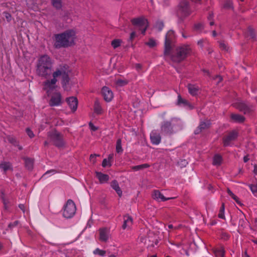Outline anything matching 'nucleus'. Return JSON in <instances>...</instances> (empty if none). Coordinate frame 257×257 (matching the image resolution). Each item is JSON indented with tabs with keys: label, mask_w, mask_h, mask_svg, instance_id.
Masks as SVG:
<instances>
[{
	"label": "nucleus",
	"mask_w": 257,
	"mask_h": 257,
	"mask_svg": "<svg viewBox=\"0 0 257 257\" xmlns=\"http://www.w3.org/2000/svg\"><path fill=\"white\" fill-rule=\"evenodd\" d=\"M54 46L56 49L68 48L75 45L76 39L75 31L69 29L64 32L55 34Z\"/></svg>",
	"instance_id": "1"
},
{
	"label": "nucleus",
	"mask_w": 257,
	"mask_h": 257,
	"mask_svg": "<svg viewBox=\"0 0 257 257\" xmlns=\"http://www.w3.org/2000/svg\"><path fill=\"white\" fill-rule=\"evenodd\" d=\"M53 62L47 55L41 56L37 61L36 73L40 77L47 78L52 74Z\"/></svg>",
	"instance_id": "2"
},
{
	"label": "nucleus",
	"mask_w": 257,
	"mask_h": 257,
	"mask_svg": "<svg viewBox=\"0 0 257 257\" xmlns=\"http://www.w3.org/2000/svg\"><path fill=\"white\" fill-rule=\"evenodd\" d=\"M191 52V49L189 46L184 45L176 47L174 50L172 49L170 52V55L167 57H170L173 62L180 63L185 60Z\"/></svg>",
	"instance_id": "3"
},
{
	"label": "nucleus",
	"mask_w": 257,
	"mask_h": 257,
	"mask_svg": "<svg viewBox=\"0 0 257 257\" xmlns=\"http://www.w3.org/2000/svg\"><path fill=\"white\" fill-rule=\"evenodd\" d=\"M189 2L186 0L181 1L178 6L176 15L178 18V23H182L184 19L191 14Z\"/></svg>",
	"instance_id": "4"
},
{
	"label": "nucleus",
	"mask_w": 257,
	"mask_h": 257,
	"mask_svg": "<svg viewBox=\"0 0 257 257\" xmlns=\"http://www.w3.org/2000/svg\"><path fill=\"white\" fill-rule=\"evenodd\" d=\"M174 38V34L172 31H169L166 35L164 51V55L165 57L170 55V52L173 49Z\"/></svg>",
	"instance_id": "5"
},
{
	"label": "nucleus",
	"mask_w": 257,
	"mask_h": 257,
	"mask_svg": "<svg viewBox=\"0 0 257 257\" xmlns=\"http://www.w3.org/2000/svg\"><path fill=\"white\" fill-rule=\"evenodd\" d=\"M76 210V208L75 203L72 200L69 199L64 206L63 216L66 218H70L75 214Z\"/></svg>",
	"instance_id": "6"
},
{
	"label": "nucleus",
	"mask_w": 257,
	"mask_h": 257,
	"mask_svg": "<svg viewBox=\"0 0 257 257\" xmlns=\"http://www.w3.org/2000/svg\"><path fill=\"white\" fill-rule=\"evenodd\" d=\"M48 136L53 142L54 145L56 147L61 148L64 146L63 135L56 130H55L52 133H49Z\"/></svg>",
	"instance_id": "7"
},
{
	"label": "nucleus",
	"mask_w": 257,
	"mask_h": 257,
	"mask_svg": "<svg viewBox=\"0 0 257 257\" xmlns=\"http://www.w3.org/2000/svg\"><path fill=\"white\" fill-rule=\"evenodd\" d=\"M132 24L141 31L142 34L144 35L148 26V21L146 19L142 18L133 19L131 20Z\"/></svg>",
	"instance_id": "8"
},
{
	"label": "nucleus",
	"mask_w": 257,
	"mask_h": 257,
	"mask_svg": "<svg viewBox=\"0 0 257 257\" xmlns=\"http://www.w3.org/2000/svg\"><path fill=\"white\" fill-rule=\"evenodd\" d=\"M160 132L163 135H171L173 132V126L171 121H164L161 125Z\"/></svg>",
	"instance_id": "9"
},
{
	"label": "nucleus",
	"mask_w": 257,
	"mask_h": 257,
	"mask_svg": "<svg viewBox=\"0 0 257 257\" xmlns=\"http://www.w3.org/2000/svg\"><path fill=\"white\" fill-rule=\"evenodd\" d=\"M57 81V79H51V80H47L43 82V89L46 91L48 95L56 88V83Z\"/></svg>",
	"instance_id": "10"
},
{
	"label": "nucleus",
	"mask_w": 257,
	"mask_h": 257,
	"mask_svg": "<svg viewBox=\"0 0 257 257\" xmlns=\"http://www.w3.org/2000/svg\"><path fill=\"white\" fill-rule=\"evenodd\" d=\"M62 96L60 92L54 93L49 101V105L51 106H59L62 104Z\"/></svg>",
	"instance_id": "11"
},
{
	"label": "nucleus",
	"mask_w": 257,
	"mask_h": 257,
	"mask_svg": "<svg viewBox=\"0 0 257 257\" xmlns=\"http://www.w3.org/2000/svg\"><path fill=\"white\" fill-rule=\"evenodd\" d=\"M238 136V133L233 131L230 132L228 135L224 136L223 138V142L224 146H229L231 141L235 140Z\"/></svg>",
	"instance_id": "12"
},
{
	"label": "nucleus",
	"mask_w": 257,
	"mask_h": 257,
	"mask_svg": "<svg viewBox=\"0 0 257 257\" xmlns=\"http://www.w3.org/2000/svg\"><path fill=\"white\" fill-rule=\"evenodd\" d=\"M102 94L103 96L104 99L107 101H110L113 96V93L111 89L106 86H104L102 87L101 90Z\"/></svg>",
	"instance_id": "13"
},
{
	"label": "nucleus",
	"mask_w": 257,
	"mask_h": 257,
	"mask_svg": "<svg viewBox=\"0 0 257 257\" xmlns=\"http://www.w3.org/2000/svg\"><path fill=\"white\" fill-rule=\"evenodd\" d=\"M235 107L239 111L243 112L245 114L249 113L251 111L250 106L243 102L236 103Z\"/></svg>",
	"instance_id": "14"
},
{
	"label": "nucleus",
	"mask_w": 257,
	"mask_h": 257,
	"mask_svg": "<svg viewBox=\"0 0 257 257\" xmlns=\"http://www.w3.org/2000/svg\"><path fill=\"white\" fill-rule=\"evenodd\" d=\"M68 66L67 65H60L59 68H57L55 71L52 74L53 78L57 79V78L59 76H62L65 72L67 70Z\"/></svg>",
	"instance_id": "15"
},
{
	"label": "nucleus",
	"mask_w": 257,
	"mask_h": 257,
	"mask_svg": "<svg viewBox=\"0 0 257 257\" xmlns=\"http://www.w3.org/2000/svg\"><path fill=\"white\" fill-rule=\"evenodd\" d=\"M66 102L73 111L76 110L78 106V100L76 97L71 96L66 98Z\"/></svg>",
	"instance_id": "16"
},
{
	"label": "nucleus",
	"mask_w": 257,
	"mask_h": 257,
	"mask_svg": "<svg viewBox=\"0 0 257 257\" xmlns=\"http://www.w3.org/2000/svg\"><path fill=\"white\" fill-rule=\"evenodd\" d=\"M99 233V239L102 242H106L108 239V229L106 228H100L98 230Z\"/></svg>",
	"instance_id": "17"
},
{
	"label": "nucleus",
	"mask_w": 257,
	"mask_h": 257,
	"mask_svg": "<svg viewBox=\"0 0 257 257\" xmlns=\"http://www.w3.org/2000/svg\"><path fill=\"white\" fill-rule=\"evenodd\" d=\"M210 126V122L209 120H206V121H201L198 128L195 131L194 133L196 135L199 134L202 131L208 128Z\"/></svg>",
	"instance_id": "18"
},
{
	"label": "nucleus",
	"mask_w": 257,
	"mask_h": 257,
	"mask_svg": "<svg viewBox=\"0 0 257 257\" xmlns=\"http://www.w3.org/2000/svg\"><path fill=\"white\" fill-rule=\"evenodd\" d=\"M150 139L153 144L158 145L161 142V137L159 133L154 131L151 133Z\"/></svg>",
	"instance_id": "19"
},
{
	"label": "nucleus",
	"mask_w": 257,
	"mask_h": 257,
	"mask_svg": "<svg viewBox=\"0 0 257 257\" xmlns=\"http://www.w3.org/2000/svg\"><path fill=\"white\" fill-rule=\"evenodd\" d=\"M153 198L157 200H161L162 201H165L168 200L172 198H166L159 190H154L152 194Z\"/></svg>",
	"instance_id": "20"
},
{
	"label": "nucleus",
	"mask_w": 257,
	"mask_h": 257,
	"mask_svg": "<svg viewBox=\"0 0 257 257\" xmlns=\"http://www.w3.org/2000/svg\"><path fill=\"white\" fill-rule=\"evenodd\" d=\"M96 177L98 179L100 183L106 182L109 180V176L99 172H95Z\"/></svg>",
	"instance_id": "21"
},
{
	"label": "nucleus",
	"mask_w": 257,
	"mask_h": 257,
	"mask_svg": "<svg viewBox=\"0 0 257 257\" xmlns=\"http://www.w3.org/2000/svg\"><path fill=\"white\" fill-rule=\"evenodd\" d=\"M177 104L179 105H183L184 106H188L190 109L193 108V106L188 102V100L182 98L180 95L178 96Z\"/></svg>",
	"instance_id": "22"
},
{
	"label": "nucleus",
	"mask_w": 257,
	"mask_h": 257,
	"mask_svg": "<svg viewBox=\"0 0 257 257\" xmlns=\"http://www.w3.org/2000/svg\"><path fill=\"white\" fill-rule=\"evenodd\" d=\"M110 186L116 191L118 195L121 197L122 192L119 186L118 182L115 180H113L111 182Z\"/></svg>",
	"instance_id": "23"
},
{
	"label": "nucleus",
	"mask_w": 257,
	"mask_h": 257,
	"mask_svg": "<svg viewBox=\"0 0 257 257\" xmlns=\"http://www.w3.org/2000/svg\"><path fill=\"white\" fill-rule=\"evenodd\" d=\"M188 91L190 94L193 96H196L198 94L199 87L192 84H188L187 86Z\"/></svg>",
	"instance_id": "24"
},
{
	"label": "nucleus",
	"mask_w": 257,
	"mask_h": 257,
	"mask_svg": "<svg viewBox=\"0 0 257 257\" xmlns=\"http://www.w3.org/2000/svg\"><path fill=\"white\" fill-rule=\"evenodd\" d=\"M26 168L29 170H32L34 165V160L30 158H24Z\"/></svg>",
	"instance_id": "25"
},
{
	"label": "nucleus",
	"mask_w": 257,
	"mask_h": 257,
	"mask_svg": "<svg viewBox=\"0 0 257 257\" xmlns=\"http://www.w3.org/2000/svg\"><path fill=\"white\" fill-rule=\"evenodd\" d=\"M246 37H250L254 41L255 40V33L254 30L251 27H248L247 31L245 33Z\"/></svg>",
	"instance_id": "26"
},
{
	"label": "nucleus",
	"mask_w": 257,
	"mask_h": 257,
	"mask_svg": "<svg viewBox=\"0 0 257 257\" xmlns=\"http://www.w3.org/2000/svg\"><path fill=\"white\" fill-rule=\"evenodd\" d=\"M70 80L69 76L67 71H66L62 76V87L64 88L68 84Z\"/></svg>",
	"instance_id": "27"
},
{
	"label": "nucleus",
	"mask_w": 257,
	"mask_h": 257,
	"mask_svg": "<svg viewBox=\"0 0 257 257\" xmlns=\"http://www.w3.org/2000/svg\"><path fill=\"white\" fill-rule=\"evenodd\" d=\"M222 162V158L221 155L216 154L213 157V165L215 166H220Z\"/></svg>",
	"instance_id": "28"
},
{
	"label": "nucleus",
	"mask_w": 257,
	"mask_h": 257,
	"mask_svg": "<svg viewBox=\"0 0 257 257\" xmlns=\"http://www.w3.org/2000/svg\"><path fill=\"white\" fill-rule=\"evenodd\" d=\"M231 118L236 122H242L245 120V117L240 114H231Z\"/></svg>",
	"instance_id": "29"
},
{
	"label": "nucleus",
	"mask_w": 257,
	"mask_h": 257,
	"mask_svg": "<svg viewBox=\"0 0 257 257\" xmlns=\"http://www.w3.org/2000/svg\"><path fill=\"white\" fill-rule=\"evenodd\" d=\"M94 110V112L97 114H100L102 113V108L98 99H96L95 101Z\"/></svg>",
	"instance_id": "30"
},
{
	"label": "nucleus",
	"mask_w": 257,
	"mask_h": 257,
	"mask_svg": "<svg viewBox=\"0 0 257 257\" xmlns=\"http://www.w3.org/2000/svg\"><path fill=\"white\" fill-rule=\"evenodd\" d=\"M125 217H126V219H124L123 223L122 225V228L123 229H125L126 228V227L128 226L130 224H132L133 222V219L131 216H124V218Z\"/></svg>",
	"instance_id": "31"
},
{
	"label": "nucleus",
	"mask_w": 257,
	"mask_h": 257,
	"mask_svg": "<svg viewBox=\"0 0 257 257\" xmlns=\"http://www.w3.org/2000/svg\"><path fill=\"white\" fill-rule=\"evenodd\" d=\"M214 252L217 257H224L225 251L222 247L214 249Z\"/></svg>",
	"instance_id": "32"
},
{
	"label": "nucleus",
	"mask_w": 257,
	"mask_h": 257,
	"mask_svg": "<svg viewBox=\"0 0 257 257\" xmlns=\"http://www.w3.org/2000/svg\"><path fill=\"white\" fill-rule=\"evenodd\" d=\"M11 168V164L9 162H2L0 164V169H2L6 173Z\"/></svg>",
	"instance_id": "33"
},
{
	"label": "nucleus",
	"mask_w": 257,
	"mask_h": 257,
	"mask_svg": "<svg viewBox=\"0 0 257 257\" xmlns=\"http://www.w3.org/2000/svg\"><path fill=\"white\" fill-rule=\"evenodd\" d=\"M52 4L57 10H60L62 8V3L61 0H52Z\"/></svg>",
	"instance_id": "34"
},
{
	"label": "nucleus",
	"mask_w": 257,
	"mask_h": 257,
	"mask_svg": "<svg viewBox=\"0 0 257 257\" xmlns=\"http://www.w3.org/2000/svg\"><path fill=\"white\" fill-rule=\"evenodd\" d=\"M123 151V149L121 147V140L120 139H118L116 141V152L117 153H122Z\"/></svg>",
	"instance_id": "35"
},
{
	"label": "nucleus",
	"mask_w": 257,
	"mask_h": 257,
	"mask_svg": "<svg viewBox=\"0 0 257 257\" xmlns=\"http://www.w3.org/2000/svg\"><path fill=\"white\" fill-rule=\"evenodd\" d=\"M150 167V165L148 164H144L140 165H137L135 166H133L132 167V169L134 171H138L140 170H142L145 168H147Z\"/></svg>",
	"instance_id": "36"
},
{
	"label": "nucleus",
	"mask_w": 257,
	"mask_h": 257,
	"mask_svg": "<svg viewBox=\"0 0 257 257\" xmlns=\"http://www.w3.org/2000/svg\"><path fill=\"white\" fill-rule=\"evenodd\" d=\"M227 192L229 196H230L237 204L241 205L240 202L239 200V198L236 195H235L229 188H227Z\"/></svg>",
	"instance_id": "37"
},
{
	"label": "nucleus",
	"mask_w": 257,
	"mask_h": 257,
	"mask_svg": "<svg viewBox=\"0 0 257 257\" xmlns=\"http://www.w3.org/2000/svg\"><path fill=\"white\" fill-rule=\"evenodd\" d=\"M224 207V203H222L221 204V206L220 208L219 212L218 215V217L220 218L225 219Z\"/></svg>",
	"instance_id": "38"
},
{
	"label": "nucleus",
	"mask_w": 257,
	"mask_h": 257,
	"mask_svg": "<svg viewBox=\"0 0 257 257\" xmlns=\"http://www.w3.org/2000/svg\"><path fill=\"white\" fill-rule=\"evenodd\" d=\"M145 44L150 48H153L156 46V42L153 38H150L149 41L146 42Z\"/></svg>",
	"instance_id": "39"
},
{
	"label": "nucleus",
	"mask_w": 257,
	"mask_h": 257,
	"mask_svg": "<svg viewBox=\"0 0 257 257\" xmlns=\"http://www.w3.org/2000/svg\"><path fill=\"white\" fill-rule=\"evenodd\" d=\"M249 187L252 193V194L257 197V183L254 184H250Z\"/></svg>",
	"instance_id": "40"
},
{
	"label": "nucleus",
	"mask_w": 257,
	"mask_h": 257,
	"mask_svg": "<svg viewBox=\"0 0 257 257\" xmlns=\"http://www.w3.org/2000/svg\"><path fill=\"white\" fill-rule=\"evenodd\" d=\"M7 140L9 143L14 146H18V143L15 138L9 136L7 137Z\"/></svg>",
	"instance_id": "41"
},
{
	"label": "nucleus",
	"mask_w": 257,
	"mask_h": 257,
	"mask_svg": "<svg viewBox=\"0 0 257 257\" xmlns=\"http://www.w3.org/2000/svg\"><path fill=\"white\" fill-rule=\"evenodd\" d=\"M93 253L95 254H98L100 256H103L106 254V251L96 248L94 250Z\"/></svg>",
	"instance_id": "42"
},
{
	"label": "nucleus",
	"mask_w": 257,
	"mask_h": 257,
	"mask_svg": "<svg viewBox=\"0 0 257 257\" xmlns=\"http://www.w3.org/2000/svg\"><path fill=\"white\" fill-rule=\"evenodd\" d=\"M120 42L119 39H114L111 42V45L114 49L120 46Z\"/></svg>",
	"instance_id": "43"
},
{
	"label": "nucleus",
	"mask_w": 257,
	"mask_h": 257,
	"mask_svg": "<svg viewBox=\"0 0 257 257\" xmlns=\"http://www.w3.org/2000/svg\"><path fill=\"white\" fill-rule=\"evenodd\" d=\"M3 16H4V18H5L7 21L8 22H10L12 20V15L8 12H4L3 13Z\"/></svg>",
	"instance_id": "44"
},
{
	"label": "nucleus",
	"mask_w": 257,
	"mask_h": 257,
	"mask_svg": "<svg viewBox=\"0 0 257 257\" xmlns=\"http://www.w3.org/2000/svg\"><path fill=\"white\" fill-rule=\"evenodd\" d=\"M127 81L125 80L118 79L116 81V84L119 86H122L125 85H126L127 84Z\"/></svg>",
	"instance_id": "45"
},
{
	"label": "nucleus",
	"mask_w": 257,
	"mask_h": 257,
	"mask_svg": "<svg viewBox=\"0 0 257 257\" xmlns=\"http://www.w3.org/2000/svg\"><path fill=\"white\" fill-rule=\"evenodd\" d=\"M246 223V219L243 214H241L240 216V219L239 221V225H240L241 226H243L244 224Z\"/></svg>",
	"instance_id": "46"
},
{
	"label": "nucleus",
	"mask_w": 257,
	"mask_h": 257,
	"mask_svg": "<svg viewBox=\"0 0 257 257\" xmlns=\"http://www.w3.org/2000/svg\"><path fill=\"white\" fill-rule=\"evenodd\" d=\"M156 28L158 29L159 31H161L164 27V23L162 21H158L156 24Z\"/></svg>",
	"instance_id": "47"
},
{
	"label": "nucleus",
	"mask_w": 257,
	"mask_h": 257,
	"mask_svg": "<svg viewBox=\"0 0 257 257\" xmlns=\"http://www.w3.org/2000/svg\"><path fill=\"white\" fill-rule=\"evenodd\" d=\"M1 198L3 200V202L5 205V208H6V206H7V204L8 203L9 201L7 199H6L5 195L3 191L2 192Z\"/></svg>",
	"instance_id": "48"
},
{
	"label": "nucleus",
	"mask_w": 257,
	"mask_h": 257,
	"mask_svg": "<svg viewBox=\"0 0 257 257\" xmlns=\"http://www.w3.org/2000/svg\"><path fill=\"white\" fill-rule=\"evenodd\" d=\"M26 132L30 138H33L34 137V134L33 132L31 131V130L30 128H27L26 129Z\"/></svg>",
	"instance_id": "49"
},
{
	"label": "nucleus",
	"mask_w": 257,
	"mask_h": 257,
	"mask_svg": "<svg viewBox=\"0 0 257 257\" xmlns=\"http://www.w3.org/2000/svg\"><path fill=\"white\" fill-rule=\"evenodd\" d=\"M232 3L229 1H227L225 2L223 7L224 8L228 9L232 7Z\"/></svg>",
	"instance_id": "50"
},
{
	"label": "nucleus",
	"mask_w": 257,
	"mask_h": 257,
	"mask_svg": "<svg viewBox=\"0 0 257 257\" xmlns=\"http://www.w3.org/2000/svg\"><path fill=\"white\" fill-rule=\"evenodd\" d=\"M89 126L90 128L93 131H96L98 130V127L94 125L91 122L89 123Z\"/></svg>",
	"instance_id": "51"
},
{
	"label": "nucleus",
	"mask_w": 257,
	"mask_h": 257,
	"mask_svg": "<svg viewBox=\"0 0 257 257\" xmlns=\"http://www.w3.org/2000/svg\"><path fill=\"white\" fill-rule=\"evenodd\" d=\"M219 46L222 50L227 51V46L223 42H220Z\"/></svg>",
	"instance_id": "52"
},
{
	"label": "nucleus",
	"mask_w": 257,
	"mask_h": 257,
	"mask_svg": "<svg viewBox=\"0 0 257 257\" xmlns=\"http://www.w3.org/2000/svg\"><path fill=\"white\" fill-rule=\"evenodd\" d=\"M136 36V34L135 32H133L131 33L130 38L128 40V41H132L135 37Z\"/></svg>",
	"instance_id": "53"
},
{
	"label": "nucleus",
	"mask_w": 257,
	"mask_h": 257,
	"mask_svg": "<svg viewBox=\"0 0 257 257\" xmlns=\"http://www.w3.org/2000/svg\"><path fill=\"white\" fill-rule=\"evenodd\" d=\"M19 223V221L17 220V221H14V222L13 223H10L9 225H8V227L10 228H13V227L14 226H17Z\"/></svg>",
	"instance_id": "54"
},
{
	"label": "nucleus",
	"mask_w": 257,
	"mask_h": 257,
	"mask_svg": "<svg viewBox=\"0 0 257 257\" xmlns=\"http://www.w3.org/2000/svg\"><path fill=\"white\" fill-rule=\"evenodd\" d=\"M203 28L202 24L200 23L197 24L195 25V28L196 30H201Z\"/></svg>",
	"instance_id": "55"
},
{
	"label": "nucleus",
	"mask_w": 257,
	"mask_h": 257,
	"mask_svg": "<svg viewBox=\"0 0 257 257\" xmlns=\"http://www.w3.org/2000/svg\"><path fill=\"white\" fill-rule=\"evenodd\" d=\"M108 161L106 159H103L102 163V166L103 167H106L108 165Z\"/></svg>",
	"instance_id": "56"
},
{
	"label": "nucleus",
	"mask_w": 257,
	"mask_h": 257,
	"mask_svg": "<svg viewBox=\"0 0 257 257\" xmlns=\"http://www.w3.org/2000/svg\"><path fill=\"white\" fill-rule=\"evenodd\" d=\"M178 163L180 165L185 166L187 164V162H186V160H181L180 162H179Z\"/></svg>",
	"instance_id": "57"
},
{
	"label": "nucleus",
	"mask_w": 257,
	"mask_h": 257,
	"mask_svg": "<svg viewBox=\"0 0 257 257\" xmlns=\"http://www.w3.org/2000/svg\"><path fill=\"white\" fill-rule=\"evenodd\" d=\"M19 207L23 211V213L25 212V207L24 204H20L19 205Z\"/></svg>",
	"instance_id": "58"
},
{
	"label": "nucleus",
	"mask_w": 257,
	"mask_h": 257,
	"mask_svg": "<svg viewBox=\"0 0 257 257\" xmlns=\"http://www.w3.org/2000/svg\"><path fill=\"white\" fill-rule=\"evenodd\" d=\"M113 154H109L108 155V162L111 161V160L113 159Z\"/></svg>",
	"instance_id": "59"
},
{
	"label": "nucleus",
	"mask_w": 257,
	"mask_h": 257,
	"mask_svg": "<svg viewBox=\"0 0 257 257\" xmlns=\"http://www.w3.org/2000/svg\"><path fill=\"white\" fill-rule=\"evenodd\" d=\"M253 172L255 175H257V165L256 164H255L254 165V169H253Z\"/></svg>",
	"instance_id": "60"
},
{
	"label": "nucleus",
	"mask_w": 257,
	"mask_h": 257,
	"mask_svg": "<svg viewBox=\"0 0 257 257\" xmlns=\"http://www.w3.org/2000/svg\"><path fill=\"white\" fill-rule=\"evenodd\" d=\"M248 160H249V158H248V157L247 155L243 157V161H244V163L247 162Z\"/></svg>",
	"instance_id": "61"
},
{
	"label": "nucleus",
	"mask_w": 257,
	"mask_h": 257,
	"mask_svg": "<svg viewBox=\"0 0 257 257\" xmlns=\"http://www.w3.org/2000/svg\"><path fill=\"white\" fill-rule=\"evenodd\" d=\"M136 68L137 70H139V69H141L142 65L140 64H137L136 65Z\"/></svg>",
	"instance_id": "62"
},
{
	"label": "nucleus",
	"mask_w": 257,
	"mask_h": 257,
	"mask_svg": "<svg viewBox=\"0 0 257 257\" xmlns=\"http://www.w3.org/2000/svg\"><path fill=\"white\" fill-rule=\"evenodd\" d=\"M212 18H213V14L212 13H210L208 17V19L209 20H211L212 19Z\"/></svg>",
	"instance_id": "63"
},
{
	"label": "nucleus",
	"mask_w": 257,
	"mask_h": 257,
	"mask_svg": "<svg viewBox=\"0 0 257 257\" xmlns=\"http://www.w3.org/2000/svg\"><path fill=\"white\" fill-rule=\"evenodd\" d=\"M203 71L204 73H206L208 76H209V75H210L209 72V71H208V70L203 69Z\"/></svg>",
	"instance_id": "64"
}]
</instances>
